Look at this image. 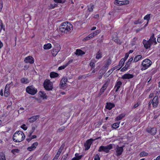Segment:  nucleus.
<instances>
[{
  "instance_id": "1",
  "label": "nucleus",
  "mask_w": 160,
  "mask_h": 160,
  "mask_svg": "<svg viewBox=\"0 0 160 160\" xmlns=\"http://www.w3.org/2000/svg\"><path fill=\"white\" fill-rule=\"evenodd\" d=\"M72 29V25L68 22H63L59 27L60 31L63 33H67L70 32Z\"/></svg>"
},
{
  "instance_id": "2",
  "label": "nucleus",
  "mask_w": 160,
  "mask_h": 160,
  "mask_svg": "<svg viewBox=\"0 0 160 160\" xmlns=\"http://www.w3.org/2000/svg\"><path fill=\"white\" fill-rule=\"evenodd\" d=\"M25 138V135L21 131H18L15 132L13 136V140L15 142H20L23 141Z\"/></svg>"
},
{
  "instance_id": "3",
  "label": "nucleus",
  "mask_w": 160,
  "mask_h": 160,
  "mask_svg": "<svg viewBox=\"0 0 160 160\" xmlns=\"http://www.w3.org/2000/svg\"><path fill=\"white\" fill-rule=\"evenodd\" d=\"M113 145L114 144H110L106 146H101L99 148L98 151L99 152H104L107 153H108L112 148Z\"/></svg>"
},
{
  "instance_id": "4",
  "label": "nucleus",
  "mask_w": 160,
  "mask_h": 160,
  "mask_svg": "<svg viewBox=\"0 0 160 160\" xmlns=\"http://www.w3.org/2000/svg\"><path fill=\"white\" fill-rule=\"evenodd\" d=\"M43 86L45 89L48 91L52 90L53 88L52 83L48 79H46L44 81Z\"/></svg>"
},
{
  "instance_id": "5",
  "label": "nucleus",
  "mask_w": 160,
  "mask_h": 160,
  "mask_svg": "<svg viewBox=\"0 0 160 160\" xmlns=\"http://www.w3.org/2000/svg\"><path fill=\"white\" fill-rule=\"evenodd\" d=\"M151 61L148 59H146L142 61V65L143 67L141 68V70H144L147 69L151 65Z\"/></svg>"
},
{
  "instance_id": "6",
  "label": "nucleus",
  "mask_w": 160,
  "mask_h": 160,
  "mask_svg": "<svg viewBox=\"0 0 160 160\" xmlns=\"http://www.w3.org/2000/svg\"><path fill=\"white\" fill-rule=\"evenodd\" d=\"M26 91L28 93L32 95H34L37 92V89L33 86H28L26 88Z\"/></svg>"
},
{
  "instance_id": "7",
  "label": "nucleus",
  "mask_w": 160,
  "mask_h": 160,
  "mask_svg": "<svg viewBox=\"0 0 160 160\" xmlns=\"http://www.w3.org/2000/svg\"><path fill=\"white\" fill-rule=\"evenodd\" d=\"M99 138V137L96 138L95 139H93L91 138L87 140L84 144V146L85 148V150H88L90 147L91 144L92 143V142L95 140H97Z\"/></svg>"
},
{
  "instance_id": "8",
  "label": "nucleus",
  "mask_w": 160,
  "mask_h": 160,
  "mask_svg": "<svg viewBox=\"0 0 160 160\" xmlns=\"http://www.w3.org/2000/svg\"><path fill=\"white\" fill-rule=\"evenodd\" d=\"M133 60V58H130L126 63L124 67L121 69V71L122 72H124L127 70L130 66L131 62H132Z\"/></svg>"
},
{
  "instance_id": "9",
  "label": "nucleus",
  "mask_w": 160,
  "mask_h": 160,
  "mask_svg": "<svg viewBox=\"0 0 160 160\" xmlns=\"http://www.w3.org/2000/svg\"><path fill=\"white\" fill-rule=\"evenodd\" d=\"M24 61L26 63L32 64L34 62V59L32 56H29L25 58Z\"/></svg>"
},
{
  "instance_id": "10",
  "label": "nucleus",
  "mask_w": 160,
  "mask_h": 160,
  "mask_svg": "<svg viewBox=\"0 0 160 160\" xmlns=\"http://www.w3.org/2000/svg\"><path fill=\"white\" fill-rule=\"evenodd\" d=\"M124 146L122 147H119L118 146H117L116 148V155L117 156L120 155L123 151V147Z\"/></svg>"
},
{
  "instance_id": "11",
  "label": "nucleus",
  "mask_w": 160,
  "mask_h": 160,
  "mask_svg": "<svg viewBox=\"0 0 160 160\" xmlns=\"http://www.w3.org/2000/svg\"><path fill=\"white\" fill-rule=\"evenodd\" d=\"M152 102V105L154 108H156L157 107L159 101L158 99V96H156L153 98L152 100H151Z\"/></svg>"
},
{
  "instance_id": "12",
  "label": "nucleus",
  "mask_w": 160,
  "mask_h": 160,
  "mask_svg": "<svg viewBox=\"0 0 160 160\" xmlns=\"http://www.w3.org/2000/svg\"><path fill=\"white\" fill-rule=\"evenodd\" d=\"M67 80V78H64L62 79L59 85V87L60 88H62L66 86Z\"/></svg>"
},
{
  "instance_id": "13",
  "label": "nucleus",
  "mask_w": 160,
  "mask_h": 160,
  "mask_svg": "<svg viewBox=\"0 0 160 160\" xmlns=\"http://www.w3.org/2000/svg\"><path fill=\"white\" fill-rule=\"evenodd\" d=\"M60 49L61 48L60 47V46L57 47H56L54 48L52 50V55L53 57L55 56L58 54L59 51H60Z\"/></svg>"
},
{
  "instance_id": "14",
  "label": "nucleus",
  "mask_w": 160,
  "mask_h": 160,
  "mask_svg": "<svg viewBox=\"0 0 160 160\" xmlns=\"http://www.w3.org/2000/svg\"><path fill=\"white\" fill-rule=\"evenodd\" d=\"M147 131L148 133H151L152 135H154L156 133V129L155 128H148L147 129Z\"/></svg>"
},
{
  "instance_id": "15",
  "label": "nucleus",
  "mask_w": 160,
  "mask_h": 160,
  "mask_svg": "<svg viewBox=\"0 0 160 160\" xmlns=\"http://www.w3.org/2000/svg\"><path fill=\"white\" fill-rule=\"evenodd\" d=\"M109 82L110 80L109 79L107 81H106L105 83L103 85V86L100 90V92H101L103 93L104 92V91L108 86Z\"/></svg>"
},
{
  "instance_id": "16",
  "label": "nucleus",
  "mask_w": 160,
  "mask_h": 160,
  "mask_svg": "<svg viewBox=\"0 0 160 160\" xmlns=\"http://www.w3.org/2000/svg\"><path fill=\"white\" fill-rule=\"evenodd\" d=\"M109 82L110 80L109 79L107 81H106L105 83L103 85V86L100 90V92H101L103 93L104 92V91L108 86Z\"/></svg>"
},
{
  "instance_id": "17",
  "label": "nucleus",
  "mask_w": 160,
  "mask_h": 160,
  "mask_svg": "<svg viewBox=\"0 0 160 160\" xmlns=\"http://www.w3.org/2000/svg\"><path fill=\"white\" fill-rule=\"evenodd\" d=\"M109 82L110 80L109 79L107 81H106L105 83L103 85V86L100 90V92H101L103 93L104 92V91L108 86Z\"/></svg>"
},
{
  "instance_id": "18",
  "label": "nucleus",
  "mask_w": 160,
  "mask_h": 160,
  "mask_svg": "<svg viewBox=\"0 0 160 160\" xmlns=\"http://www.w3.org/2000/svg\"><path fill=\"white\" fill-rule=\"evenodd\" d=\"M38 145V142H35L31 146L28 147L27 148V150L29 151H32L34 150Z\"/></svg>"
},
{
  "instance_id": "19",
  "label": "nucleus",
  "mask_w": 160,
  "mask_h": 160,
  "mask_svg": "<svg viewBox=\"0 0 160 160\" xmlns=\"http://www.w3.org/2000/svg\"><path fill=\"white\" fill-rule=\"evenodd\" d=\"M143 44L144 48L146 49H148L150 48L151 44L148 41L145 40H143Z\"/></svg>"
},
{
  "instance_id": "20",
  "label": "nucleus",
  "mask_w": 160,
  "mask_h": 160,
  "mask_svg": "<svg viewBox=\"0 0 160 160\" xmlns=\"http://www.w3.org/2000/svg\"><path fill=\"white\" fill-rule=\"evenodd\" d=\"M148 41L151 45L153 44H154V45H156L157 43L156 41V38H154V34L148 40Z\"/></svg>"
},
{
  "instance_id": "21",
  "label": "nucleus",
  "mask_w": 160,
  "mask_h": 160,
  "mask_svg": "<svg viewBox=\"0 0 160 160\" xmlns=\"http://www.w3.org/2000/svg\"><path fill=\"white\" fill-rule=\"evenodd\" d=\"M134 76L132 74H126L122 76V78L123 79H130L132 78Z\"/></svg>"
},
{
  "instance_id": "22",
  "label": "nucleus",
  "mask_w": 160,
  "mask_h": 160,
  "mask_svg": "<svg viewBox=\"0 0 160 160\" xmlns=\"http://www.w3.org/2000/svg\"><path fill=\"white\" fill-rule=\"evenodd\" d=\"M122 83L121 81L117 82L114 87V88H116L115 92H117L120 88L121 86L122 85Z\"/></svg>"
},
{
  "instance_id": "23",
  "label": "nucleus",
  "mask_w": 160,
  "mask_h": 160,
  "mask_svg": "<svg viewBox=\"0 0 160 160\" xmlns=\"http://www.w3.org/2000/svg\"><path fill=\"white\" fill-rule=\"evenodd\" d=\"M39 117V116L36 115L32 117L31 118H29L28 121L30 122H32L35 121Z\"/></svg>"
},
{
  "instance_id": "24",
  "label": "nucleus",
  "mask_w": 160,
  "mask_h": 160,
  "mask_svg": "<svg viewBox=\"0 0 160 160\" xmlns=\"http://www.w3.org/2000/svg\"><path fill=\"white\" fill-rule=\"evenodd\" d=\"M114 107L115 105L114 104L109 102L107 103V105L106 107L107 109L111 110Z\"/></svg>"
},
{
  "instance_id": "25",
  "label": "nucleus",
  "mask_w": 160,
  "mask_h": 160,
  "mask_svg": "<svg viewBox=\"0 0 160 160\" xmlns=\"http://www.w3.org/2000/svg\"><path fill=\"white\" fill-rule=\"evenodd\" d=\"M64 147V145H62L60 148H59V149L58 150V151L56 154V156H57L58 157H59L61 153L62 152V150H63V148Z\"/></svg>"
},
{
  "instance_id": "26",
  "label": "nucleus",
  "mask_w": 160,
  "mask_h": 160,
  "mask_svg": "<svg viewBox=\"0 0 160 160\" xmlns=\"http://www.w3.org/2000/svg\"><path fill=\"white\" fill-rule=\"evenodd\" d=\"M58 74L54 72H52L50 73V76L51 78H55L57 77L58 76Z\"/></svg>"
},
{
  "instance_id": "27",
  "label": "nucleus",
  "mask_w": 160,
  "mask_h": 160,
  "mask_svg": "<svg viewBox=\"0 0 160 160\" xmlns=\"http://www.w3.org/2000/svg\"><path fill=\"white\" fill-rule=\"evenodd\" d=\"M39 94L40 97L42 98L43 99L47 98V96L44 92L40 91L39 92Z\"/></svg>"
},
{
  "instance_id": "28",
  "label": "nucleus",
  "mask_w": 160,
  "mask_h": 160,
  "mask_svg": "<svg viewBox=\"0 0 160 160\" xmlns=\"http://www.w3.org/2000/svg\"><path fill=\"white\" fill-rule=\"evenodd\" d=\"M142 58V56L141 55H138L135 56L133 60V62H138Z\"/></svg>"
},
{
  "instance_id": "29",
  "label": "nucleus",
  "mask_w": 160,
  "mask_h": 160,
  "mask_svg": "<svg viewBox=\"0 0 160 160\" xmlns=\"http://www.w3.org/2000/svg\"><path fill=\"white\" fill-rule=\"evenodd\" d=\"M77 55H80L84 54H85V52L82 51L80 49H77L76 51V52L75 53Z\"/></svg>"
},
{
  "instance_id": "30",
  "label": "nucleus",
  "mask_w": 160,
  "mask_h": 160,
  "mask_svg": "<svg viewBox=\"0 0 160 160\" xmlns=\"http://www.w3.org/2000/svg\"><path fill=\"white\" fill-rule=\"evenodd\" d=\"M52 45L50 43H48L44 45L43 48L44 49H49L51 48Z\"/></svg>"
},
{
  "instance_id": "31",
  "label": "nucleus",
  "mask_w": 160,
  "mask_h": 160,
  "mask_svg": "<svg viewBox=\"0 0 160 160\" xmlns=\"http://www.w3.org/2000/svg\"><path fill=\"white\" fill-rule=\"evenodd\" d=\"M102 53L99 51L96 54V58L97 59H99L102 57Z\"/></svg>"
},
{
  "instance_id": "32",
  "label": "nucleus",
  "mask_w": 160,
  "mask_h": 160,
  "mask_svg": "<svg viewBox=\"0 0 160 160\" xmlns=\"http://www.w3.org/2000/svg\"><path fill=\"white\" fill-rule=\"evenodd\" d=\"M117 68V66L115 67L112 68L110 70H109L106 74V75H108V76L109 75L112 73V72L113 71Z\"/></svg>"
},
{
  "instance_id": "33",
  "label": "nucleus",
  "mask_w": 160,
  "mask_h": 160,
  "mask_svg": "<svg viewBox=\"0 0 160 160\" xmlns=\"http://www.w3.org/2000/svg\"><path fill=\"white\" fill-rule=\"evenodd\" d=\"M120 123V122H117L116 123H114L112 124V127L114 128H117L119 127V124Z\"/></svg>"
},
{
  "instance_id": "34",
  "label": "nucleus",
  "mask_w": 160,
  "mask_h": 160,
  "mask_svg": "<svg viewBox=\"0 0 160 160\" xmlns=\"http://www.w3.org/2000/svg\"><path fill=\"white\" fill-rule=\"evenodd\" d=\"M100 32V31L99 30H97L95 32L91 33V34H90L91 37L92 38L93 37L97 35Z\"/></svg>"
},
{
  "instance_id": "35",
  "label": "nucleus",
  "mask_w": 160,
  "mask_h": 160,
  "mask_svg": "<svg viewBox=\"0 0 160 160\" xmlns=\"http://www.w3.org/2000/svg\"><path fill=\"white\" fill-rule=\"evenodd\" d=\"M125 116L124 114H121L116 118V120L117 121L121 120L122 118Z\"/></svg>"
},
{
  "instance_id": "36",
  "label": "nucleus",
  "mask_w": 160,
  "mask_h": 160,
  "mask_svg": "<svg viewBox=\"0 0 160 160\" xmlns=\"http://www.w3.org/2000/svg\"><path fill=\"white\" fill-rule=\"evenodd\" d=\"M94 8V5L92 4H90V5L88 6V10L90 12L93 11V8Z\"/></svg>"
},
{
  "instance_id": "37",
  "label": "nucleus",
  "mask_w": 160,
  "mask_h": 160,
  "mask_svg": "<svg viewBox=\"0 0 160 160\" xmlns=\"http://www.w3.org/2000/svg\"><path fill=\"white\" fill-rule=\"evenodd\" d=\"M21 82L23 83H27L29 82L28 80V79L26 78H23L21 80Z\"/></svg>"
},
{
  "instance_id": "38",
  "label": "nucleus",
  "mask_w": 160,
  "mask_h": 160,
  "mask_svg": "<svg viewBox=\"0 0 160 160\" xmlns=\"http://www.w3.org/2000/svg\"><path fill=\"white\" fill-rule=\"evenodd\" d=\"M0 160H6L5 155L2 152H0Z\"/></svg>"
},
{
  "instance_id": "39",
  "label": "nucleus",
  "mask_w": 160,
  "mask_h": 160,
  "mask_svg": "<svg viewBox=\"0 0 160 160\" xmlns=\"http://www.w3.org/2000/svg\"><path fill=\"white\" fill-rule=\"evenodd\" d=\"M148 153L145 152L143 151L141 152L139 154V156L140 157H142L148 156Z\"/></svg>"
},
{
  "instance_id": "40",
  "label": "nucleus",
  "mask_w": 160,
  "mask_h": 160,
  "mask_svg": "<svg viewBox=\"0 0 160 160\" xmlns=\"http://www.w3.org/2000/svg\"><path fill=\"white\" fill-rule=\"evenodd\" d=\"M20 152V150L18 149H13L12 150L11 152L14 155L16 154L17 153H18Z\"/></svg>"
},
{
  "instance_id": "41",
  "label": "nucleus",
  "mask_w": 160,
  "mask_h": 160,
  "mask_svg": "<svg viewBox=\"0 0 160 160\" xmlns=\"http://www.w3.org/2000/svg\"><path fill=\"white\" fill-rule=\"evenodd\" d=\"M125 62V60H124L123 58H122L119 62L118 66L121 65V67H122L124 64Z\"/></svg>"
},
{
  "instance_id": "42",
  "label": "nucleus",
  "mask_w": 160,
  "mask_h": 160,
  "mask_svg": "<svg viewBox=\"0 0 160 160\" xmlns=\"http://www.w3.org/2000/svg\"><path fill=\"white\" fill-rule=\"evenodd\" d=\"M9 90L8 89H5V91L4 92V95L6 97H8L9 95V93L8 91Z\"/></svg>"
},
{
  "instance_id": "43",
  "label": "nucleus",
  "mask_w": 160,
  "mask_h": 160,
  "mask_svg": "<svg viewBox=\"0 0 160 160\" xmlns=\"http://www.w3.org/2000/svg\"><path fill=\"white\" fill-rule=\"evenodd\" d=\"M67 66V65L66 64L62 66L59 67L58 68V70H60L62 69H63L65 68Z\"/></svg>"
},
{
  "instance_id": "44",
  "label": "nucleus",
  "mask_w": 160,
  "mask_h": 160,
  "mask_svg": "<svg viewBox=\"0 0 160 160\" xmlns=\"http://www.w3.org/2000/svg\"><path fill=\"white\" fill-rule=\"evenodd\" d=\"M55 2L58 3H63L65 1V0H54Z\"/></svg>"
},
{
  "instance_id": "45",
  "label": "nucleus",
  "mask_w": 160,
  "mask_h": 160,
  "mask_svg": "<svg viewBox=\"0 0 160 160\" xmlns=\"http://www.w3.org/2000/svg\"><path fill=\"white\" fill-rule=\"evenodd\" d=\"M92 38L91 37L90 34H89L88 36L87 37H85L83 39V41H87L88 40Z\"/></svg>"
},
{
  "instance_id": "46",
  "label": "nucleus",
  "mask_w": 160,
  "mask_h": 160,
  "mask_svg": "<svg viewBox=\"0 0 160 160\" xmlns=\"http://www.w3.org/2000/svg\"><path fill=\"white\" fill-rule=\"evenodd\" d=\"M90 75H89V74L88 73L86 75H83L81 76H79V79H81V78H84V79Z\"/></svg>"
},
{
  "instance_id": "47",
  "label": "nucleus",
  "mask_w": 160,
  "mask_h": 160,
  "mask_svg": "<svg viewBox=\"0 0 160 160\" xmlns=\"http://www.w3.org/2000/svg\"><path fill=\"white\" fill-rule=\"evenodd\" d=\"M64 129H65L64 127L62 126L58 129L57 132H61L62 131H63L64 130Z\"/></svg>"
},
{
  "instance_id": "48",
  "label": "nucleus",
  "mask_w": 160,
  "mask_h": 160,
  "mask_svg": "<svg viewBox=\"0 0 160 160\" xmlns=\"http://www.w3.org/2000/svg\"><path fill=\"white\" fill-rule=\"evenodd\" d=\"M121 1H119L118 0H115L114 3L116 5H121Z\"/></svg>"
},
{
  "instance_id": "49",
  "label": "nucleus",
  "mask_w": 160,
  "mask_h": 160,
  "mask_svg": "<svg viewBox=\"0 0 160 160\" xmlns=\"http://www.w3.org/2000/svg\"><path fill=\"white\" fill-rule=\"evenodd\" d=\"M68 155V154L67 153L65 154L64 155L62 156L61 159L62 160H66L67 158Z\"/></svg>"
},
{
  "instance_id": "50",
  "label": "nucleus",
  "mask_w": 160,
  "mask_h": 160,
  "mask_svg": "<svg viewBox=\"0 0 160 160\" xmlns=\"http://www.w3.org/2000/svg\"><path fill=\"white\" fill-rule=\"evenodd\" d=\"M112 39L114 41L117 43H118L120 42V40L118 39L117 37L115 38H113Z\"/></svg>"
},
{
  "instance_id": "51",
  "label": "nucleus",
  "mask_w": 160,
  "mask_h": 160,
  "mask_svg": "<svg viewBox=\"0 0 160 160\" xmlns=\"http://www.w3.org/2000/svg\"><path fill=\"white\" fill-rule=\"evenodd\" d=\"M128 56H129V53H126L125 55V57H124V58H123V59L124 60H125V61L127 59V58L128 57Z\"/></svg>"
},
{
  "instance_id": "52",
  "label": "nucleus",
  "mask_w": 160,
  "mask_h": 160,
  "mask_svg": "<svg viewBox=\"0 0 160 160\" xmlns=\"http://www.w3.org/2000/svg\"><path fill=\"white\" fill-rule=\"evenodd\" d=\"M150 18V15H146L144 18V19L148 20Z\"/></svg>"
},
{
  "instance_id": "53",
  "label": "nucleus",
  "mask_w": 160,
  "mask_h": 160,
  "mask_svg": "<svg viewBox=\"0 0 160 160\" xmlns=\"http://www.w3.org/2000/svg\"><path fill=\"white\" fill-rule=\"evenodd\" d=\"M21 127L25 130H26L27 129V128L26 127V125L25 124H23L22 125Z\"/></svg>"
},
{
  "instance_id": "54",
  "label": "nucleus",
  "mask_w": 160,
  "mask_h": 160,
  "mask_svg": "<svg viewBox=\"0 0 160 160\" xmlns=\"http://www.w3.org/2000/svg\"><path fill=\"white\" fill-rule=\"evenodd\" d=\"M142 23L141 21H140V20H138L137 21H135L134 22V24H140Z\"/></svg>"
},
{
  "instance_id": "55",
  "label": "nucleus",
  "mask_w": 160,
  "mask_h": 160,
  "mask_svg": "<svg viewBox=\"0 0 160 160\" xmlns=\"http://www.w3.org/2000/svg\"><path fill=\"white\" fill-rule=\"evenodd\" d=\"M111 60L110 59H108V61L106 63V66L109 65H110L111 64Z\"/></svg>"
},
{
  "instance_id": "56",
  "label": "nucleus",
  "mask_w": 160,
  "mask_h": 160,
  "mask_svg": "<svg viewBox=\"0 0 160 160\" xmlns=\"http://www.w3.org/2000/svg\"><path fill=\"white\" fill-rule=\"evenodd\" d=\"M94 160H100V158L98 154H96L95 156Z\"/></svg>"
},
{
  "instance_id": "57",
  "label": "nucleus",
  "mask_w": 160,
  "mask_h": 160,
  "mask_svg": "<svg viewBox=\"0 0 160 160\" xmlns=\"http://www.w3.org/2000/svg\"><path fill=\"white\" fill-rule=\"evenodd\" d=\"M3 7L2 2L0 1V11L1 10Z\"/></svg>"
},
{
  "instance_id": "58",
  "label": "nucleus",
  "mask_w": 160,
  "mask_h": 160,
  "mask_svg": "<svg viewBox=\"0 0 160 160\" xmlns=\"http://www.w3.org/2000/svg\"><path fill=\"white\" fill-rule=\"evenodd\" d=\"M10 87H11V86L9 84H6V85L5 86V89L9 90V89Z\"/></svg>"
},
{
  "instance_id": "59",
  "label": "nucleus",
  "mask_w": 160,
  "mask_h": 160,
  "mask_svg": "<svg viewBox=\"0 0 160 160\" xmlns=\"http://www.w3.org/2000/svg\"><path fill=\"white\" fill-rule=\"evenodd\" d=\"M89 64L90 66L92 68L94 67L95 66V63L93 62H90Z\"/></svg>"
},
{
  "instance_id": "60",
  "label": "nucleus",
  "mask_w": 160,
  "mask_h": 160,
  "mask_svg": "<svg viewBox=\"0 0 160 160\" xmlns=\"http://www.w3.org/2000/svg\"><path fill=\"white\" fill-rule=\"evenodd\" d=\"M73 61V60L72 59H71L68 61V63H67L66 64L67 65V66L70 63H72Z\"/></svg>"
},
{
  "instance_id": "61",
  "label": "nucleus",
  "mask_w": 160,
  "mask_h": 160,
  "mask_svg": "<svg viewBox=\"0 0 160 160\" xmlns=\"http://www.w3.org/2000/svg\"><path fill=\"white\" fill-rule=\"evenodd\" d=\"M82 156L83 155H79V156L76 158L78 160H79L82 158Z\"/></svg>"
},
{
  "instance_id": "62",
  "label": "nucleus",
  "mask_w": 160,
  "mask_h": 160,
  "mask_svg": "<svg viewBox=\"0 0 160 160\" xmlns=\"http://www.w3.org/2000/svg\"><path fill=\"white\" fill-rule=\"evenodd\" d=\"M139 104L138 103H137L135 104L134 105L133 108H135L139 106Z\"/></svg>"
},
{
  "instance_id": "63",
  "label": "nucleus",
  "mask_w": 160,
  "mask_h": 160,
  "mask_svg": "<svg viewBox=\"0 0 160 160\" xmlns=\"http://www.w3.org/2000/svg\"><path fill=\"white\" fill-rule=\"evenodd\" d=\"M125 5L129 3V1L128 0H124V1Z\"/></svg>"
},
{
  "instance_id": "64",
  "label": "nucleus",
  "mask_w": 160,
  "mask_h": 160,
  "mask_svg": "<svg viewBox=\"0 0 160 160\" xmlns=\"http://www.w3.org/2000/svg\"><path fill=\"white\" fill-rule=\"evenodd\" d=\"M153 160H160V155L158 156L156 159H154Z\"/></svg>"
}]
</instances>
